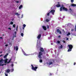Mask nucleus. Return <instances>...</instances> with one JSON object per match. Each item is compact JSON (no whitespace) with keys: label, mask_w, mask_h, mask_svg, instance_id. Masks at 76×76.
Wrapping results in <instances>:
<instances>
[{"label":"nucleus","mask_w":76,"mask_h":76,"mask_svg":"<svg viewBox=\"0 0 76 76\" xmlns=\"http://www.w3.org/2000/svg\"><path fill=\"white\" fill-rule=\"evenodd\" d=\"M23 54H24V55H25V56H29V55L26 54V53H25V52H24L23 53Z\"/></svg>","instance_id":"obj_22"},{"label":"nucleus","mask_w":76,"mask_h":76,"mask_svg":"<svg viewBox=\"0 0 76 76\" xmlns=\"http://www.w3.org/2000/svg\"><path fill=\"white\" fill-rule=\"evenodd\" d=\"M46 21L47 22H49V20L48 19H47L46 20Z\"/></svg>","instance_id":"obj_28"},{"label":"nucleus","mask_w":76,"mask_h":76,"mask_svg":"<svg viewBox=\"0 0 76 76\" xmlns=\"http://www.w3.org/2000/svg\"><path fill=\"white\" fill-rule=\"evenodd\" d=\"M40 51L41 52H39V53L38 57L40 59H42V57H41V56L42 55V52H44V50L43 48H41L40 49Z\"/></svg>","instance_id":"obj_1"},{"label":"nucleus","mask_w":76,"mask_h":76,"mask_svg":"<svg viewBox=\"0 0 76 76\" xmlns=\"http://www.w3.org/2000/svg\"><path fill=\"white\" fill-rule=\"evenodd\" d=\"M23 30H24L25 29V27H23Z\"/></svg>","instance_id":"obj_47"},{"label":"nucleus","mask_w":76,"mask_h":76,"mask_svg":"<svg viewBox=\"0 0 76 76\" xmlns=\"http://www.w3.org/2000/svg\"><path fill=\"white\" fill-rule=\"evenodd\" d=\"M15 37H16V34H15L14 35Z\"/></svg>","instance_id":"obj_45"},{"label":"nucleus","mask_w":76,"mask_h":76,"mask_svg":"<svg viewBox=\"0 0 76 76\" xmlns=\"http://www.w3.org/2000/svg\"><path fill=\"white\" fill-rule=\"evenodd\" d=\"M53 64V62H50L49 63V66H50V65H51V64Z\"/></svg>","instance_id":"obj_17"},{"label":"nucleus","mask_w":76,"mask_h":76,"mask_svg":"<svg viewBox=\"0 0 76 76\" xmlns=\"http://www.w3.org/2000/svg\"><path fill=\"white\" fill-rule=\"evenodd\" d=\"M50 75H51H51H52V74H51V73H50Z\"/></svg>","instance_id":"obj_58"},{"label":"nucleus","mask_w":76,"mask_h":76,"mask_svg":"<svg viewBox=\"0 0 76 76\" xmlns=\"http://www.w3.org/2000/svg\"><path fill=\"white\" fill-rule=\"evenodd\" d=\"M23 7V6L22 5H21L19 7V9H20Z\"/></svg>","instance_id":"obj_18"},{"label":"nucleus","mask_w":76,"mask_h":76,"mask_svg":"<svg viewBox=\"0 0 76 76\" xmlns=\"http://www.w3.org/2000/svg\"><path fill=\"white\" fill-rule=\"evenodd\" d=\"M61 37V36L60 35H59L58 36V38H60Z\"/></svg>","instance_id":"obj_37"},{"label":"nucleus","mask_w":76,"mask_h":76,"mask_svg":"<svg viewBox=\"0 0 76 76\" xmlns=\"http://www.w3.org/2000/svg\"><path fill=\"white\" fill-rule=\"evenodd\" d=\"M51 45H53V43H51Z\"/></svg>","instance_id":"obj_54"},{"label":"nucleus","mask_w":76,"mask_h":76,"mask_svg":"<svg viewBox=\"0 0 76 76\" xmlns=\"http://www.w3.org/2000/svg\"><path fill=\"white\" fill-rule=\"evenodd\" d=\"M13 28H15L16 27V25L15 24H13L12 26Z\"/></svg>","instance_id":"obj_24"},{"label":"nucleus","mask_w":76,"mask_h":76,"mask_svg":"<svg viewBox=\"0 0 76 76\" xmlns=\"http://www.w3.org/2000/svg\"><path fill=\"white\" fill-rule=\"evenodd\" d=\"M0 39H3V38H2L1 37H0Z\"/></svg>","instance_id":"obj_50"},{"label":"nucleus","mask_w":76,"mask_h":76,"mask_svg":"<svg viewBox=\"0 0 76 76\" xmlns=\"http://www.w3.org/2000/svg\"><path fill=\"white\" fill-rule=\"evenodd\" d=\"M59 32L60 34H61V31H60Z\"/></svg>","instance_id":"obj_41"},{"label":"nucleus","mask_w":76,"mask_h":76,"mask_svg":"<svg viewBox=\"0 0 76 76\" xmlns=\"http://www.w3.org/2000/svg\"><path fill=\"white\" fill-rule=\"evenodd\" d=\"M60 48H63V45H61L60 46Z\"/></svg>","instance_id":"obj_32"},{"label":"nucleus","mask_w":76,"mask_h":76,"mask_svg":"<svg viewBox=\"0 0 76 76\" xmlns=\"http://www.w3.org/2000/svg\"><path fill=\"white\" fill-rule=\"evenodd\" d=\"M23 27L24 28H25L26 27V25L25 24L23 25Z\"/></svg>","instance_id":"obj_33"},{"label":"nucleus","mask_w":76,"mask_h":76,"mask_svg":"<svg viewBox=\"0 0 76 76\" xmlns=\"http://www.w3.org/2000/svg\"><path fill=\"white\" fill-rule=\"evenodd\" d=\"M21 37H23V33H22L21 34Z\"/></svg>","instance_id":"obj_27"},{"label":"nucleus","mask_w":76,"mask_h":76,"mask_svg":"<svg viewBox=\"0 0 76 76\" xmlns=\"http://www.w3.org/2000/svg\"><path fill=\"white\" fill-rule=\"evenodd\" d=\"M31 66L32 67H31V69L32 70H34V71H37V69H38V67L37 66H36L35 67H34V66H33V65H31Z\"/></svg>","instance_id":"obj_4"},{"label":"nucleus","mask_w":76,"mask_h":76,"mask_svg":"<svg viewBox=\"0 0 76 76\" xmlns=\"http://www.w3.org/2000/svg\"><path fill=\"white\" fill-rule=\"evenodd\" d=\"M15 15H18V16H20V15L18 14V12H16V13L15 14Z\"/></svg>","instance_id":"obj_21"},{"label":"nucleus","mask_w":76,"mask_h":76,"mask_svg":"<svg viewBox=\"0 0 76 76\" xmlns=\"http://www.w3.org/2000/svg\"><path fill=\"white\" fill-rule=\"evenodd\" d=\"M68 46L69 48V49H68L67 51L68 52H70L72 51V48H73V45H68Z\"/></svg>","instance_id":"obj_2"},{"label":"nucleus","mask_w":76,"mask_h":76,"mask_svg":"<svg viewBox=\"0 0 76 76\" xmlns=\"http://www.w3.org/2000/svg\"><path fill=\"white\" fill-rule=\"evenodd\" d=\"M43 28L44 29V30H47V28H46V27H45V26H43Z\"/></svg>","instance_id":"obj_13"},{"label":"nucleus","mask_w":76,"mask_h":76,"mask_svg":"<svg viewBox=\"0 0 76 76\" xmlns=\"http://www.w3.org/2000/svg\"><path fill=\"white\" fill-rule=\"evenodd\" d=\"M66 40H69V38H67Z\"/></svg>","instance_id":"obj_55"},{"label":"nucleus","mask_w":76,"mask_h":76,"mask_svg":"<svg viewBox=\"0 0 76 76\" xmlns=\"http://www.w3.org/2000/svg\"><path fill=\"white\" fill-rule=\"evenodd\" d=\"M71 6H73V7H76V4H71Z\"/></svg>","instance_id":"obj_9"},{"label":"nucleus","mask_w":76,"mask_h":76,"mask_svg":"<svg viewBox=\"0 0 76 76\" xmlns=\"http://www.w3.org/2000/svg\"><path fill=\"white\" fill-rule=\"evenodd\" d=\"M58 4H60V2H58Z\"/></svg>","instance_id":"obj_60"},{"label":"nucleus","mask_w":76,"mask_h":76,"mask_svg":"<svg viewBox=\"0 0 76 76\" xmlns=\"http://www.w3.org/2000/svg\"><path fill=\"white\" fill-rule=\"evenodd\" d=\"M0 64V66H4V65H6V64Z\"/></svg>","instance_id":"obj_16"},{"label":"nucleus","mask_w":76,"mask_h":76,"mask_svg":"<svg viewBox=\"0 0 76 76\" xmlns=\"http://www.w3.org/2000/svg\"><path fill=\"white\" fill-rule=\"evenodd\" d=\"M9 29H10V30H12V29L10 28H8Z\"/></svg>","instance_id":"obj_39"},{"label":"nucleus","mask_w":76,"mask_h":76,"mask_svg":"<svg viewBox=\"0 0 76 76\" xmlns=\"http://www.w3.org/2000/svg\"><path fill=\"white\" fill-rule=\"evenodd\" d=\"M24 30H23L21 29L20 30V33H24Z\"/></svg>","instance_id":"obj_12"},{"label":"nucleus","mask_w":76,"mask_h":76,"mask_svg":"<svg viewBox=\"0 0 76 76\" xmlns=\"http://www.w3.org/2000/svg\"><path fill=\"white\" fill-rule=\"evenodd\" d=\"M16 51H18V46H16Z\"/></svg>","instance_id":"obj_20"},{"label":"nucleus","mask_w":76,"mask_h":76,"mask_svg":"<svg viewBox=\"0 0 76 76\" xmlns=\"http://www.w3.org/2000/svg\"><path fill=\"white\" fill-rule=\"evenodd\" d=\"M39 61L40 63H42V59H40Z\"/></svg>","instance_id":"obj_31"},{"label":"nucleus","mask_w":76,"mask_h":76,"mask_svg":"<svg viewBox=\"0 0 76 76\" xmlns=\"http://www.w3.org/2000/svg\"><path fill=\"white\" fill-rule=\"evenodd\" d=\"M71 1L72 3H73L74 1V0H71Z\"/></svg>","instance_id":"obj_35"},{"label":"nucleus","mask_w":76,"mask_h":76,"mask_svg":"<svg viewBox=\"0 0 76 76\" xmlns=\"http://www.w3.org/2000/svg\"><path fill=\"white\" fill-rule=\"evenodd\" d=\"M16 31H18V28H16Z\"/></svg>","instance_id":"obj_53"},{"label":"nucleus","mask_w":76,"mask_h":76,"mask_svg":"<svg viewBox=\"0 0 76 76\" xmlns=\"http://www.w3.org/2000/svg\"><path fill=\"white\" fill-rule=\"evenodd\" d=\"M5 46L6 47H7V46H8V45H7V44L6 45H5Z\"/></svg>","instance_id":"obj_42"},{"label":"nucleus","mask_w":76,"mask_h":76,"mask_svg":"<svg viewBox=\"0 0 76 76\" xmlns=\"http://www.w3.org/2000/svg\"><path fill=\"white\" fill-rule=\"evenodd\" d=\"M70 35V32H68V34L66 35L67 36H69Z\"/></svg>","instance_id":"obj_23"},{"label":"nucleus","mask_w":76,"mask_h":76,"mask_svg":"<svg viewBox=\"0 0 76 76\" xmlns=\"http://www.w3.org/2000/svg\"><path fill=\"white\" fill-rule=\"evenodd\" d=\"M61 7L60 8V11H62L63 10V7H65L64 6V5L63 4H62L61 5Z\"/></svg>","instance_id":"obj_6"},{"label":"nucleus","mask_w":76,"mask_h":76,"mask_svg":"<svg viewBox=\"0 0 76 76\" xmlns=\"http://www.w3.org/2000/svg\"><path fill=\"white\" fill-rule=\"evenodd\" d=\"M55 12V10H52L51 11L49 12V13H52V15H54V12Z\"/></svg>","instance_id":"obj_5"},{"label":"nucleus","mask_w":76,"mask_h":76,"mask_svg":"<svg viewBox=\"0 0 76 76\" xmlns=\"http://www.w3.org/2000/svg\"><path fill=\"white\" fill-rule=\"evenodd\" d=\"M62 9L63 10L65 11L66 12H67V11H68V9L66 8H65V7H63Z\"/></svg>","instance_id":"obj_8"},{"label":"nucleus","mask_w":76,"mask_h":76,"mask_svg":"<svg viewBox=\"0 0 76 76\" xmlns=\"http://www.w3.org/2000/svg\"><path fill=\"white\" fill-rule=\"evenodd\" d=\"M17 3H19V1H16Z\"/></svg>","instance_id":"obj_56"},{"label":"nucleus","mask_w":76,"mask_h":76,"mask_svg":"<svg viewBox=\"0 0 76 76\" xmlns=\"http://www.w3.org/2000/svg\"><path fill=\"white\" fill-rule=\"evenodd\" d=\"M7 60H8V59L6 58L4 60V61L5 63H7V64H8V63H10L11 60H12V58H10V60H9V61L8 62Z\"/></svg>","instance_id":"obj_3"},{"label":"nucleus","mask_w":76,"mask_h":76,"mask_svg":"<svg viewBox=\"0 0 76 76\" xmlns=\"http://www.w3.org/2000/svg\"><path fill=\"white\" fill-rule=\"evenodd\" d=\"M3 53V52L2 51L0 52V53Z\"/></svg>","instance_id":"obj_57"},{"label":"nucleus","mask_w":76,"mask_h":76,"mask_svg":"<svg viewBox=\"0 0 76 76\" xmlns=\"http://www.w3.org/2000/svg\"><path fill=\"white\" fill-rule=\"evenodd\" d=\"M10 69H7V71H6V72L7 73H9V72H10Z\"/></svg>","instance_id":"obj_15"},{"label":"nucleus","mask_w":76,"mask_h":76,"mask_svg":"<svg viewBox=\"0 0 76 76\" xmlns=\"http://www.w3.org/2000/svg\"><path fill=\"white\" fill-rule=\"evenodd\" d=\"M1 56H3V55H1L0 56V57H1Z\"/></svg>","instance_id":"obj_52"},{"label":"nucleus","mask_w":76,"mask_h":76,"mask_svg":"<svg viewBox=\"0 0 76 76\" xmlns=\"http://www.w3.org/2000/svg\"><path fill=\"white\" fill-rule=\"evenodd\" d=\"M41 37V34H39L38 36H37V38L38 39H40V38Z\"/></svg>","instance_id":"obj_10"},{"label":"nucleus","mask_w":76,"mask_h":76,"mask_svg":"<svg viewBox=\"0 0 76 76\" xmlns=\"http://www.w3.org/2000/svg\"><path fill=\"white\" fill-rule=\"evenodd\" d=\"M16 49V46L14 47V50H15V49Z\"/></svg>","instance_id":"obj_48"},{"label":"nucleus","mask_w":76,"mask_h":76,"mask_svg":"<svg viewBox=\"0 0 76 76\" xmlns=\"http://www.w3.org/2000/svg\"><path fill=\"white\" fill-rule=\"evenodd\" d=\"M63 42L64 43H65V42H66V41H64V40H63Z\"/></svg>","instance_id":"obj_44"},{"label":"nucleus","mask_w":76,"mask_h":76,"mask_svg":"<svg viewBox=\"0 0 76 76\" xmlns=\"http://www.w3.org/2000/svg\"><path fill=\"white\" fill-rule=\"evenodd\" d=\"M18 28V26H17V27H16V28Z\"/></svg>","instance_id":"obj_59"},{"label":"nucleus","mask_w":76,"mask_h":76,"mask_svg":"<svg viewBox=\"0 0 76 76\" xmlns=\"http://www.w3.org/2000/svg\"><path fill=\"white\" fill-rule=\"evenodd\" d=\"M71 31H74V29H72V30H71Z\"/></svg>","instance_id":"obj_49"},{"label":"nucleus","mask_w":76,"mask_h":76,"mask_svg":"<svg viewBox=\"0 0 76 76\" xmlns=\"http://www.w3.org/2000/svg\"><path fill=\"white\" fill-rule=\"evenodd\" d=\"M50 12H49V13H48L47 14L48 16H50Z\"/></svg>","instance_id":"obj_34"},{"label":"nucleus","mask_w":76,"mask_h":76,"mask_svg":"<svg viewBox=\"0 0 76 76\" xmlns=\"http://www.w3.org/2000/svg\"><path fill=\"white\" fill-rule=\"evenodd\" d=\"M5 75L6 76H8V74H5Z\"/></svg>","instance_id":"obj_40"},{"label":"nucleus","mask_w":76,"mask_h":76,"mask_svg":"<svg viewBox=\"0 0 76 76\" xmlns=\"http://www.w3.org/2000/svg\"><path fill=\"white\" fill-rule=\"evenodd\" d=\"M3 36H4V35L3 34Z\"/></svg>","instance_id":"obj_61"},{"label":"nucleus","mask_w":76,"mask_h":76,"mask_svg":"<svg viewBox=\"0 0 76 76\" xmlns=\"http://www.w3.org/2000/svg\"><path fill=\"white\" fill-rule=\"evenodd\" d=\"M23 14H22V15H21V18H23Z\"/></svg>","instance_id":"obj_43"},{"label":"nucleus","mask_w":76,"mask_h":76,"mask_svg":"<svg viewBox=\"0 0 76 76\" xmlns=\"http://www.w3.org/2000/svg\"><path fill=\"white\" fill-rule=\"evenodd\" d=\"M57 42L58 43V44H60V41L59 40H58L57 41Z\"/></svg>","instance_id":"obj_30"},{"label":"nucleus","mask_w":76,"mask_h":76,"mask_svg":"<svg viewBox=\"0 0 76 76\" xmlns=\"http://www.w3.org/2000/svg\"><path fill=\"white\" fill-rule=\"evenodd\" d=\"M76 65V62H74V65Z\"/></svg>","instance_id":"obj_46"},{"label":"nucleus","mask_w":76,"mask_h":76,"mask_svg":"<svg viewBox=\"0 0 76 76\" xmlns=\"http://www.w3.org/2000/svg\"><path fill=\"white\" fill-rule=\"evenodd\" d=\"M14 71V69H11V72H13Z\"/></svg>","instance_id":"obj_26"},{"label":"nucleus","mask_w":76,"mask_h":76,"mask_svg":"<svg viewBox=\"0 0 76 76\" xmlns=\"http://www.w3.org/2000/svg\"><path fill=\"white\" fill-rule=\"evenodd\" d=\"M15 34H16V31L15 32Z\"/></svg>","instance_id":"obj_51"},{"label":"nucleus","mask_w":76,"mask_h":76,"mask_svg":"<svg viewBox=\"0 0 76 76\" xmlns=\"http://www.w3.org/2000/svg\"><path fill=\"white\" fill-rule=\"evenodd\" d=\"M57 31L58 32H60V31L59 29H57Z\"/></svg>","instance_id":"obj_25"},{"label":"nucleus","mask_w":76,"mask_h":76,"mask_svg":"<svg viewBox=\"0 0 76 76\" xmlns=\"http://www.w3.org/2000/svg\"><path fill=\"white\" fill-rule=\"evenodd\" d=\"M10 23L11 25H13V22L11 21V22Z\"/></svg>","instance_id":"obj_29"},{"label":"nucleus","mask_w":76,"mask_h":76,"mask_svg":"<svg viewBox=\"0 0 76 76\" xmlns=\"http://www.w3.org/2000/svg\"><path fill=\"white\" fill-rule=\"evenodd\" d=\"M69 10H70V12H72V10L71 9V8H70V6H69Z\"/></svg>","instance_id":"obj_19"},{"label":"nucleus","mask_w":76,"mask_h":76,"mask_svg":"<svg viewBox=\"0 0 76 76\" xmlns=\"http://www.w3.org/2000/svg\"><path fill=\"white\" fill-rule=\"evenodd\" d=\"M8 55V54L7 53V54H6L4 56V58H7V56Z\"/></svg>","instance_id":"obj_14"},{"label":"nucleus","mask_w":76,"mask_h":76,"mask_svg":"<svg viewBox=\"0 0 76 76\" xmlns=\"http://www.w3.org/2000/svg\"><path fill=\"white\" fill-rule=\"evenodd\" d=\"M3 61H4V60H3V58H1L0 60V64H3Z\"/></svg>","instance_id":"obj_7"},{"label":"nucleus","mask_w":76,"mask_h":76,"mask_svg":"<svg viewBox=\"0 0 76 76\" xmlns=\"http://www.w3.org/2000/svg\"><path fill=\"white\" fill-rule=\"evenodd\" d=\"M56 6L57 7H61V5L60 4H58L56 5Z\"/></svg>","instance_id":"obj_11"},{"label":"nucleus","mask_w":76,"mask_h":76,"mask_svg":"<svg viewBox=\"0 0 76 76\" xmlns=\"http://www.w3.org/2000/svg\"><path fill=\"white\" fill-rule=\"evenodd\" d=\"M13 64H12L11 65V67H13Z\"/></svg>","instance_id":"obj_36"},{"label":"nucleus","mask_w":76,"mask_h":76,"mask_svg":"<svg viewBox=\"0 0 76 76\" xmlns=\"http://www.w3.org/2000/svg\"><path fill=\"white\" fill-rule=\"evenodd\" d=\"M47 26L48 29V28H49V26L48 25H47Z\"/></svg>","instance_id":"obj_38"}]
</instances>
